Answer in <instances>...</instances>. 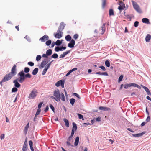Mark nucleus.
<instances>
[{
    "instance_id": "f257e3e1",
    "label": "nucleus",
    "mask_w": 151,
    "mask_h": 151,
    "mask_svg": "<svg viewBox=\"0 0 151 151\" xmlns=\"http://www.w3.org/2000/svg\"><path fill=\"white\" fill-rule=\"evenodd\" d=\"M16 68V65H14L11 69V72L6 74L2 81L0 82V85H2V82H6L10 80L12 77L16 74L17 71Z\"/></svg>"
},
{
    "instance_id": "f03ea898",
    "label": "nucleus",
    "mask_w": 151,
    "mask_h": 151,
    "mask_svg": "<svg viewBox=\"0 0 151 151\" xmlns=\"http://www.w3.org/2000/svg\"><path fill=\"white\" fill-rule=\"evenodd\" d=\"M53 95L57 98V100L59 101H60V99L63 101H65V99L64 94L63 93H60V91L58 89L54 91Z\"/></svg>"
},
{
    "instance_id": "7ed1b4c3",
    "label": "nucleus",
    "mask_w": 151,
    "mask_h": 151,
    "mask_svg": "<svg viewBox=\"0 0 151 151\" xmlns=\"http://www.w3.org/2000/svg\"><path fill=\"white\" fill-rule=\"evenodd\" d=\"M64 29V26L60 25L58 27L57 32L54 33L53 35L56 38L58 39L61 38L63 36V32L62 31Z\"/></svg>"
},
{
    "instance_id": "20e7f679",
    "label": "nucleus",
    "mask_w": 151,
    "mask_h": 151,
    "mask_svg": "<svg viewBox=\"0 0 151 151\" xmlns=\"http://www.w3.org/2000/svg\"><path fill=\"white\" fill-rule=\"evenodd\" d=\"M19 76V78H18V81L20 83H22L25 79V74L23 71H21L18 74Z\"/></svg>"
},
{
    "instance_id": "39448f33",
    "label": "nucleus",
    "mask_w": 151,
    "mask_h": 151,
    "mask_svg": "<svg viewBox=\"0 0 151 151\" xmlns=\"http://www.w3.org/2000/svg\"><path fill=\"white\" fill-rule=\"evenodd\" d=\"M131 2L135 10L139 13H142V11L140 9L138 4L134 2L133 1H132Z\"/></svg>"
},
{
    "instance_id": "423d86ee",
    "label": "nucleus",
    "mask_w": 151,
    "mask_h": 151,
    "mask_svg": "<svg viewBox=\"0 0 151 151\" xmlns=\"http://www.w3.org/2000/svg\"><path fill=\"white\" fill-rule=\"evenodd\" d=\"M37 93L36 91L32 90L29 94V99H33L36 96Z\"/></svg>"
},
{
    "instance_id": "0eeeda50",
    "label": "nucleus",
    "mask_w": 151,
    "mask_h": 151,
    "mask_svg": "<svg viewBox=\"0 0 151 151\" xmlns=\"http://www.w3.org/2000/svg\"><path fill=\"white\" fill-rule=\"evenodd\" d=\"M49 38V36L47 35H45L40 38L39 40L42 42H45L48 40Z\"/></svg>"
},
{
    "instance_id": "6e6552de",
    "label": "nucleus",
    "mask_w": 151,
    "mask_h": 151,
    "mask_svg": "<svg viewBox=\"0 0 151 151\" xmlns=\"http://www.w3.org/2000/svg\"><path fill=\"white\" fill-rule=\"evenodd\" d=\"M18 79H15L13 81L14 86L17 88H19L21 86V85L18 83Z\"/></svg>"
},
{
    "instance_id": "1a4fd4ad",
    "label": "nucleus",
    "mask_w": 151,
    "mask_h": 151,
    "mask_svg": "<svg viewBox=\"0 0 151 151\" xmlns=\"http://www.w3.org/2000/svg\"><path fill=\"white\" fill-rule=\"evenodd\" d=\"M99 109L100 110H103L105 111H110L111 110V109L110 108L102 106L99 107Z\"/></svg>"
},
{
    "instance_id": "9d476101",
    "label": "nucleus",
    "mask_w": 151,
    "mask_h": 151,
    "mask_svg": "<svg viewBox=\"0 0 151 151\" xmlns=\"http://www.w3.org/2000/svg\"><path fill=\"white\" fill-rule=\"evenodd\" d=\"M75 44V42L74 40L73 39L71 40L70 43L68 45V46L70 48H73L74 47V45Z\"/></svg>"
},
{
    "instance_id": "9b49d317",
    "label": "nucleus",
    "mask_w": 151,
    "mask_h": 151,
    "mask_svg": "<svg viewBox=\"0 0 151 151\" xmlns=\"http://www.w3.org/2000/svg\"><path fill=\"white\" fill-rule=\"evenodd\" d=\"M141 86L145 90L146 92L147 93V94L148 95H151V93L149 90V89H148V88L143 85H141Z\"/></svg>"
},
{
    "instance_id": "f8f14e48",
    "label": "nucleus",
    "mask_w": 151,
    "mask_h": 151,
    "mask_svg": "<svg viewBox=\"0 0 151 151\" xmlns=\"http://www.w3.org/2000/svg\"><path fill=\"white\" fill-rule=\"evenodd\" d=\"M70 50H69L65 52H64L63 53V54H61L60 56V58H62L64 57L67 54L69 53L70 52Z\"/></svg>"
},
{
    "instance_id": "ddd939ff",
    "label": "nucleus",
    "mask_w": 151,
    "mask_h": 151,
    "mask_svg": "<svg viewBox=\"0 0 151 151\" xmlns=\"http://www.w3.org/2000/svg\"><path fill=\"white\" fill-rule=\"evenodd\" d=\"M46 64V60L44 59V60L41 63L40 67L41 68H43Z\"/></svg>"
},
{
    "instance_id": "4468645a",
    "label": "nucleus",
    "mask_w": 151,
    "mask_h": 151,
    "mask_svg": "<svg viewBox=\"0 0 151 151\" xmlns=\"http://www.w3.org/2000/svg\"><path fill=\"white\" fill-rule=\"evenodd\" d=\"M145 134V133L143 132L141 133L133 134H132V135L133 137H141L143 135Z\"/></svg>"
},
{
    "instance_id": "2eb2a0df",
    "label": "nucleus",
    "mask_w": 151,
    "mask_h": 151,
    "mask_svg": "<svg viewBox=\"0 0 151 151\" xmlns=\"http://www.w3.org/2000/svg\"><path fill=\"white\" fill-rule=\"evenodd\" d=\"M142 21L144 23L147 24L150 23L149 20L147 18H144L142 19Z\"/></svg>"
},
{
    "instance_id": "dca6fc26",
    "label": "nucleus",
    "mask_w": 151,
    "mask_h": 151,
    "mask_svg": "<svg viewBox=\"0 0 151 151\" xmlns=\"http://www.w3.org/2000/svg\"><path fill=\"white\" fill-rule=\"evenodd\" d=\"M132 86H133V83H131L129 84L127 83L124 84V88L125 89H127L129 87Z\"/></svg>"
},
{
    "instance_id": "f3484780",
    "label": "nucleus",
    "mask_w": 151,
    "mask_h": 151,
    "mask_svg": "<svg viewBox=\"0 0 151 151\" xmlns=\"http://www.w3.org/2000/svg\"><path fill=\"white\" fill-rule=\"evenodd\" d=\"M151 38V36L149 34L147 35L145 38V40L147 42H149Z\"/></svg>"
},
{
    "instance_id": "a211bd4d",
    "label": "nucleus",
    "mask_w": 151,
    "mask_h": 151,
    "mask_svg": "<svg viewBox=\"0 0 151 151\" xmlns=\"http://www.w3.org/2000/svg\"><path fill=\"white\" fill-rule=\"evenodd\" d=\"M63 81L62 80H60L58 81L57 83H55V86L57 87H58L61 85V84L63 82Z\"/></svg>"
},
{
    "instance_id": "6ab92c4d",
    "label": "nucleus",
    "mask_w": 151,
    "mask_h": 151,
    "mask_svg": "<svg viewBox=\"0 0 151 151\" xmlns=\"http://www.w3.org/2000/svg\"><path fill=\"white\" fill-rule=\"evenodd\" d=\"M63 120L65 123V125L67 127H69V122L66 119L64 118Z\"/></svg>"
},
{
    "instance_id": "aec40b11",
    "label": "nucleus",
    "mask_w": 151,
    "mask_h": 151,
    "mask_svg": "<svg viewBox=\"0 0 151 151\" xmlns=\"http://www.w3.org/2000/svg\"><path fill=\"white\" fill-rule=\"evenodd\" d=\"M79 140V137H77L76 138V139H75V141L74 145L75 146H77V145L78 143Z\"/></svg>"
},
{
    "instance_id": "412c9836",
    "label": "nucleus",
    "mask_w": 151,
    "mask_h": 151,
    "mask_svg": "<svg viewBox=\"0 0 151 151\" xmlns=\"http://www.w3.org/2000/svg\"><path fill=\"white\" fill-rule=\"evenodd\" d=\"M38 71V69L37 68H35L32 71V74L33 75H36Z\"/></svg>"
},
{
    "instance_id": "4be33fe9",
    "label": "nucleus",
    "mask_w": 151,
    "mask_h": 151,
    "mask_svg": "<svg viewBox=\"0 0 151 151\" xmlns=\"http://www.w3.org/2000/svg\"><path fill=\"white\" fill-rule=\"evenodd\" d=\"M52 53V51L51 49H49L47 50L46 52V55L47 56H49L51 55Z\"/></svg>"
},
{
    "instance_id": "5701e85b",
    "label": "nucleus",
    "mask_w": 151,
    "mask_h": 151,
    "mask_svg": "<svg viewBox=\"0 0 151 151\" xmlns=\"http://www.w3.org/2000/svg\"><path fill=\"white\" fill-rule=\"evenodd\" d=\"M109 16H114V11L113 9H110L109 10Z\"/></svg>"
},
{
    "instance_id": "b1692460",
    "label": "nucleus",
    "mask_w": 151,
    "mask_h": 151,
    "mask_svg": "<svg viewBox=\"0 0 151 151\" xmlns=\"http://www.w3.org/2000/svg\"><path fill=\"white\" fill-rule=\"evenodd\" d=\"M65 39L67 41L71 40V37L70 35H67L65 37Z\"/></svg>"
},
{
    "instance_id": "393cba45",
    "label": "nucleus",
    "mask_w": 151,
    "mask_h": 151,
    "mask_svg": "<svg viewBox=\"0 0 151 151\" xmlns=\"http://www.w3.org/2000/svg\"><path fill=\"white\" fill-rule=\"evenodd\" d=\"M70 101L71 105H73L76 101V100L72 98L70 99Z\"/></svg>"
},
{
    "instance_id": "a878e982",
    "label": "nucleus",
    "mask_w": 151,
    "mask_h": 151,
    "mask_svg": "<svg viewBox=\"0 0 151 151\" xmlns=\"http://www.w3.org/2000/svg\"><path fill=\"white\" fill-rule=\"evenodd\" d=\"M102 7L104 8L106 5V0H102Z\"/></svg>"
},
{
    "instance_id": "bb28decb",
    "label": "nucleus",
    "mask_w": 151,
    "mask_h": 151,
    "mask_svg": "<svg viewBox=\"0 0 151 151\" xmlns=\"http://www.w3.org/2000/svg\"><path fill=\"white\" fill-rule=\"evenodd\" d=\"M62 43V41L59 40H58L55 42V44L56 45L59 46L61 45Z\"/></svg>"
},
{
    "instance_id": "cd10ccee",
    "label": "nucleus",
    "mask_w": 151,
    "mask_h": 151,
    "mask_svg": "<svg viewBox=\"0 0 151 151\" xmlns=\"http://www.w3.org/2000/svg\"><path fill=\"white\" fill-rule=\"evenodd\" d=\"M73 128L72 129H73L74 130L76 131L77 129V127L76 126V124L74 123H73Z\"/></svg>"
},
{
    "instance_id": "c85d7f7f",
    "label": "nucleus",
    "mask_w": 151,
    "mask_h": 151,
    "mask_svg": "<svg viewBox=\"0 0 151 151\" xmlns=\"http://www.w3.org/2000/svg\"><path fill=\"white\" fill-rule=\"evenodd\" d=\"M29 123H28L26 126V127H25V128H24V131L26 132L27 133V130H28V129L29 128Z\"/></svg>"
},
{
    "instance_id": "c756f323",
    "label": "nucleus",
    "mask_w": 151,
    "mask_h": 151,
    "mask_svg": "<svg viewBox=\"0 0 151 151\" xmlns=\"http://www.w3.org/2000/svg\"><path fill=\"white\" fill-rule=\"evenodd\" d=\"M105 63L106 66L108 67H110V64L109 61L108 60H106L105 61Z\"/></svg>"
},
{
    "instance_id": "7c9ffc66",
    "label": "nucleus",
    "mask_w": 151,
    "mask_h": 151,
    "mask_svg": "<svg viewBox=\"0 0 151 151\" xmlns=\"http://www.w3.org/2000/svg\"><path fill=\"white\" fill-rule=\"evenodd\" d=\"M106 24L104 23L103 24V26L101 27V29L102 30V34H103L104 32L105 29H104V27L105 25Z\"/></svg>"
},
{
    "instance_id": "2f4dec72",
    "label": "nucleus",
    "mask_w": 151,
    "mask_h": 151,
    "mask_svg": "<svg viewBox=\"0 0 151 151\" xmlns=\"http://www.w3.org/2000/svg\"><path fill=\"white\" fill-rule=\"evenodd\" d=\"M30 71L29 68L28 67H25L24 69V72L26 73H28Z\"/></svg>"
},
{
    "instance_id": "473e14b6",
    "label": "nucleus",
    "mask_w": 151,
    "mask_h": 151,
    "mask_svg": "<svg viewBox=\"0 0 151 151\" xmlns=\"http://www.w3.org/2000/svg\"><path fill=\"white\" fill-rule=\"evenodd\" d=\"M51 40H49L46 42L45 44L47 46H49L51 44Z\"/></svg>"
},
{
    "instance_id": "72a5a7b5",
    "label": "nucleus",
    "mask_w": 151,
    "mask_h": 151,
    "mask_svg": "<svg viewBox=\"0 0 151 151\" xmlns=\"http://www.w3.org/2000/svg\"><path fill=\"white\" fill-rule=\"evenodd\" d=\"M133 86L135 87H137L138 88H139V89L141 88V87L139 85H138L137 84H135L134 83H133Z\"/></svg>"
},
{
    "instance_id": "f704fd0d",
    "label": "nucleus",
    "mask_w": 151,
    "mask_h": 151,
    "mask_svg": "<svg viewBox=\"0 0 151 151\" xmlns=\"http://www.w3.org/2000/svg\"><path fill=\"white\" fill-rule=\"evenodd\" d=\"M17 88H16V87L13 88L12 90V92H15L17 91L18 89Z\"/></svg>"
},
{
    "instance_id": "c9c22d12",
    "label": "nucleus",
    "mask_w": 151,
    "mask_h": 151,
    "mask_svg": "<svg viewBox=\"0 0 151 151\" xmlns=\"http://www.w3.org/2000/svg\"><path fill=\"white\" fill-rule=\"evenodd\" d=\"M77 115L78 116L79 118L80 119H82V120H84V119L83 118V116L81 114H78Z\"/></svg>"
},
{
    "instance_id": "e433bc0d",
    "label": "nucleus",
    "mask_w": 151,
    "mask_h": 151,
    "mask_svg": "<svg viewBox=\"0 0 151 151\" xmlns=\"http://www.w3.org/2000/svg\"><path fill=\"white\" fill-rule=\"evenodd\" d=\"M41 111V110L40 109H38L37 110L35 115V117H36L37 115H38L40 114Z\"/></svg>"
},
{
    "instance_id": "4c0bfd02",
    "label": "nucleus",
    "mask_w": 151,
    "mask_h": 151,
    "mask_svg": "<svg viewBox=\"0 0 151 151\" xmlns=\"http://www.w3.org/2000/svg\"><path fill=\"white\" fill-rule=\"evenodd\" d=\"M58 57V54L56 53L54 54L52 56V57L54 58H57Z\"/></svg>"
},
{
    "instance_id": "58836bf2",
    "label": "nucleus",
    "mask_w": 151,
    "mask_h": 151,
    "mask_svg": "<svg viewBox=\"0 0 151 151\" xmlns=\"http://www.w3.org/2000/svg\"><path fill=\"white\" fill-rule=\"evenodd\" d=\"M25 77L30 78L31 77V75L29 73H28L25 75Z\"/></svg>"
},
{
    "instance_id": "ea45409f",
    "label": "nucleus",
    "mask_w": 151,
    "mask_h": 151,
    "mask_svg": "<svg viewBox=\"0 0 151 151\" xmlns=\"http://www.w3.org/2000/svg\"><path fill=\"white\" fill-rule=\"evenodd\" d=\"M41 58V57L40 55H38L36 57V60L37 61H39L40 60Z\"/></svg>"
},
{
    "instance_id": "a19ab883",
    "label": "nucleus",
    "mask_w": 151,
    "mask_h": 151,
    "mask_svg": "<svg viewBox=\"0 0 151 151\" xmlns=\"http://www.w3.org/2000/svg\"><path fill=\"white\" fill-rule=\"evenodd\" d=\"M52 62V61H51L46 66L45 68L47 69H48Z\"/></svg>"
},
{
    "instance_id": "79ce46f5",
    "label": "nucleus",
    "mask_w": 151,
    "mask_h": 151,
    "mask_svg": "<svg viewBox=\"0 0 151 151\" xmlns=\"http://www.w3.org/2000/svg\"><path fill=\"white\" fill-rule=\"evenodd\" d=\"M27 142L26 140L24 142L23 147H27Z\"/></svg>"
},
{
    "instance_id": "37998d69",
    "label": "nucleus",
    "mask_w": 151,
    "mask_h": 151,
    "mask_svg": "<svg viewBox=\"0 0 151 151\" xmlns=\"http://www.w3.org/2000/svg\"><path fill=\"white\" fill-rule=\"evenodd\" d=\"M139 22L138 21H135L134 24V26L135 27H138L139 25Z\"/></svg>"
},
{
    "instance_id": "c03bdc74",
    "label": "nucleus",
    "mask_w": 151,
    "mask_h": 151,
    "mask_svg": "<svg viewBox=\"0 0 151 151\" xmlns=\"http://www.w3.org/2000/svg\"><path fill=\"white\" fill-rule=\"evenodd\" d=\"M78 37L79 35L78 34H75L74 35L73 38L74 39L76 40L78 38Z\"/></svg>"
},
{
    "instance_id": "a18cd8bd",
    "label": "nucleus",
    "mask_w": 151,
    "mask_h": 151,
    "mask_svg": "<svg viewBox=\"0 0 151 151\" xmlns=\"http://www.w3.org/2000/svg\"><path fill=\"white\" fill-rule=\"evenodd\" d=\"M123 75H121V76H120L119 78L118 81L119 82L121 81L123 79Z\"/></svg>"
},
{
    "instance_id": "49530a36",
    "label": "nucleus",
    "mask_w": 151,
    "mask_h": 151,
    "mask_svg": "<svg viewBox=\"0 0 151 151\" xmlns=\"http://www.w3.org/2000/svg\"><path fill=\"white\" fill-rule=\"evenodd\" d=\"M124 8L125 7H123V6H119L118 7V9L119 10L121 11L123 10L124 9Z\"/></svg>"
},
{
    "instance_id": "de8ad7c7",
    "label": "nucleus",
    "mask_w": 151,
    "mask_h": 151,
    "mask_svg": "<svg viewBox=\"0 0 151 151\" xmlns=\"http://www.w3.org/2000/svg\"><path fill=\"white\" fill-rule=\"evenodd\" d=\"M28 64L31 66H33L34 65V63L32 62H28Z\"/></svg>"
},
{
    "instance_id": "09e8293b",
    "label": "nucleus",
    "mask_w": 151,
    "mask_h": 151,
    "mask_svg": "<svg viewBox=\"0 0 151 151\" xmlns=\"http://www.w3.org/2000/svg\"><path fill=\"white\" fill-rule=\"evenodd\" d=\"M47 69L45 68L43 70L42 73V75H44L46 73Z\"/></svg>"
},
{
    "instance_id": "8fccbe9b",
    "label": "nucleus",
    "mask_w": 151,
    "mask_h": 151,
    "mask_svg": "<svg viewBox=\"0 0 151 151\" xmlns=\"http://www.w3.org/2000/svg\"><path fill=\"white\" fill-rule=\"evenodd\" d=\"M73 95H74V96H76L79 99H80L81 98L79 96L77 93H73Z\"/></svg>"
},
{
    "instance_id": "3c124183",
    "label": "nucleus",
    "mask_w": 151,
    "mask_h": 151,
    "mask_svg": "<svg viewBox=\"0 0 151 151\" xmlns=\"http://www.w3.org/2000/svg\"><path fill=\"white\" fill-rule=\"evenodd\" d=\"M99 68L102 69L103 71H105L106 70L105 68V67L103 66H100Z\"/></svg>"
},
{
    "instance_id": "603ef678",
    "label": "nucleus",
    "mask_w": 151,
    "mask_h": 151,
    "mask_svg": "<svg viewBox=\"0 0 151 151\" xmlns=\"http://www.w3.org/2000/svg\"><path fill=\"white\" fill-rule=\"evenodd\" d=\"M5 135L4 134H2L0 136V139L1 140L4 139V138Z\"/></svg>"
},
{
    "instance_id": "864d4df0",
    "label": "nucleus",
    "mask_w": 151,
    "mask_h": 151,
    "mask_svg": "<svg viewBox=\"0 0 151 151\" xmlns=\"http://www.w3.org/2000/svg\"><path fill=\"white\" fill-rule=\"evenodd\" d=\"M50 107L51 108V109L52 110V111L53 112H54L55 109H54V107L53 106V105H52V104H50Z\"/></svg>"
},
{
    "instance_id": "5fc2aeb1",
    "label": "nucleus",
    "mask_w": 151,
    "mask_h": 151,
    "mask_svg": "<svg viewBox=\"0 0 151 151\" xmlns=\"http://www.w3.org/2000/svg\"><path fill=\"white\" fill-rule=\"evenodd\" d=\"M43 104V102H40L38 105V109H40L41 107V106H42V105Z\"/></svg>"
},
{
    "instance_id": "6e6d98bb",
    "label": "nucleus",
    "mask_w": 151,
    "mask_h": 151,
    "mask_svg": "<svg viewBox=\"0 0 151 151\" xmlns=\"http://www.w3.org/2000/svg\"><path fill=\"white\" fill-rule=\"evenodd\" d=\"M75 131V130H74L73 129H72V132H71V135L70 136L72 137H73V136L74 134Z\"/></svg>"
},
{
    "instance_id": "4d7b16f0",
    "label": "nucleus",
    "mask_w": 151,
    "mask_h": 151,
    "mask_svg": "<svg viewBox=\"0 0 151 151\" xmlns=\"http://www.w3.org/2000/svg\"><path fill=\"white\" fill-rule=\"evenodd\" d=\"M29 144L30 147L33 146V142L32 140L29 141Z\"/></svg>"
},
{
    "instance_id": "13d9d810",
    "label": "nucleus",
    "mask_w": 151,
    "mask_h": 151,
    "mask_svg": "<svg viewBox=\"0 0 151 151\" xmlns=\"http://www.w3.org/2000/svg\"><path fill=\"white\" fill-rule=\"evenodd\" d=\"M101 75L107 76L108 75V73L107 72H104L102 73Z\"/></svg>"
},
{
    "instance_id": "bf43d9fd",
    "label": "nucleus",
    "mask_w": 151,
    "mask_h": 151,
    "mask_svg": "<svg viewBox=\"0 0 151 151\" xmlns=\"http://www.w3.org/2000/svg\"><path fill=\"white\" fill-rule=\"evenodd\" d=\"M119 5L120 6H123V7H125V5L122 2H120L119 3Z\"/></svg>"
},
{
    "instance_id": "052dcab7",
    "label": "nucleus",
    "mask_w": 151,
    "mask_h": 151,
    "mask_svg": "<svg viewBox=\"0 0 151 151\" xmlns=\"http://www.w3.org/2000/svg\"><path fill=\"white\" fill-rule=\"evenodd\" d=\"M55 50L56 52H58L60 50L59 47H57L55 48Z\"/></svg>"
},
{
    "instance_id": "680f3d73",
    "label": "nucleus",
    "mask_w": 151,
    "mask_h": 151,
    "mask_svg": "<svg viewBox=\"0 0 151 151\" xmlns=\"http://www.w3.org/2000/svg\"><path fill=\"white\" fill-rule=\"evenodd\" d=\"M150 119V116H148L146 120V121H147V122H148L149 121Z\"/></svg>"
},
{
    "instance_id": "e2e57ef3",
    "label": "nucleus",
    "mask_w": 151,
    "mask_h": 151,
    "mask_svg": "<svg viewBox=\"0 0 151 151\" xmlns=\"http://www.w3.org/2000/svg\"><path fill=\"white\" fill-rule=\"evenodd\" d=\"M51 98L52 99H55L57 102H58L59 101L58 100H57V98H56L55 96H51Z\"/></svg>"
},
{
    "instance_id": "0e129e2a",
    "label": "nucleus",
    "mask_w": 151,
    "mask_h": 151,
    "mask_svg": "<svg viewBox=\"0 0 151 151\" xmlns=\"http://www.w3.org/2000/svg\"><path fill=\"white\" fill-rule=\"evenodd\" d=\"M48 109H49L48 106H46V108L45 109V110H44V111L45 112H47L48 111Z\"/></svg>"
},
{
    "instance_id": "69168bd1",
    "label": "nucleus",
    "mask_w": 151,
    "mask_h": 151,
    "mask_svg": "<svg viewBox=\"0 0 151 151\" xmlns=\"http://www.w3.org/2000/svg\"><path fill=\"white\" fill-rule=\"evenodd\" d=\"M72 137L70 136L69 138H68L67 139L68 141H71V139L72 138Z\"/></svg>"
},
{
    "instance_id": "338daca9",
    "label": "nucleus",
    "mask_w": 151,
    "mask_h": 151,
    "mask_svg": "<svg viewBox=\"0 0 151 151\" xmlns=\"http://www.w3.org/2000/svg\"><path fill=\"white\" fill-rule=\"evenodd\" d=\"M96 120L97 121H101V118L99 117L96 118Z\"/></svg>"
},
{
    "instance_id": "774afa93",
    "label": "nucleus",
    "mask_w": 151,
    "mask_h": 151,
    "mask_svg": "<svg viewBox=\"0 0 151 151\" xmlns=\"http://www.w3.org/2000/svg\"><path fill=\"white\" fill-rule=\"evenodd\" d=\"M66 143H67V145L68 146H70L71 145V144L69 142V141H67L66 142Z\"/></svg>"
}]
</instances>
